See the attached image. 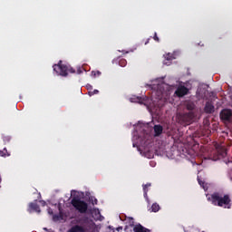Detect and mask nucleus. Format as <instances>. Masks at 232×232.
Returning a JSON list of instances; mask_svg holds the SVG:
<instances>
[{
    "mask_svg": "<svg viewBox=\"0 0 232 232\" xmlns=\"http://www.w3.org/2000/svg\"><path fill=\"white\" fill-rule=\"evenodd\" d=\"M210 200L214 206L231 209V196L229 194L222 195L220 192H214L210 196Z\"/></svg>",
    "mask_w": 232,
    "mask_h": 232,
    "instance_id": "nucleus-1",
    "label": "nucleus"
},
{
    "mask_svg": "<svg viewBox=\"0 0 232 232\" xmlns=\"http://www.w3.org/2000/svg\"><path fill=\"white\" fill-rule=\"evenodd\" d=\"M53 72L62 77H68V72L70 73H75V69L73 67H68L65 64H63V61H60L57 64L53 66Z\"/></svg>",
    "mask_w": 232,
    "mask_h": 232,
    "instance_id": "nucleus-2",
    "label": "nucleus"
},
{
    "mask_svg": "<svg viewBox=\"0 0 232 232\" xmlns=\"http://www.w3.org/2000/svg\"><path fill=\"white\" fill-rule=\"evenodd\" d=\"M71 204L78 213L84 214L88 211V203L79 198V197H73L71 200Z\"/></svg>",
    "mask_w": 232,
    "mask_h": 232,
    "instance_id": "nucleus-3",
    "label": "nucleus"
},
{
    "mask_svg": "<svg viewBox=\"0 0 232 232\" xmlns=\"http://www.w3.org/2000/svg\"><path fill=\"white\" fill-rule=\"evenodd\" d=\"M193 119H195V112L188 111L182 114H179V121L182 125H189L193 122Z\"/></svg>",
    "mask_w": 232,
    "mask_h": 232,
    "instance_id": "nucleus-4",
    "label": "nucleus"
},
{
    "mask_svg": "<svg viewBox=\"0 0 232 232\" xmlns=\"http://www.w3.org/2000/svg\"><path fill=\"white\" fill-rule=\"evenodd\" d=\"M189 93V89L184 85H179L175 91V95L177 97H184Z\"/></svg>",
    "mask_w": 232,
    "mask_h": 232,
    "instance_id": "nucleus-5",
    "label": "nucleus"
},
{
    "mask_svg": "<svg viewBox=\"0 0 232 232\" xmlns=\"http://www.w3.org/2000/svg\"><path fill=\"white\" fill-rule=\"evenodd\" d=\"M219 116L221 121H227V122H231L232 111L229 109H224L221 111Z\"/></svg>",
    "mask_w": 232,
    "mask_h": 232,
    "instance_id": "nucleus-6",
    "label": "nucleus"
},
{
    "mask_svg": "<svg viewBox=\"0 0 232 232\" xmlns=\"http://www.w3.org/2000/svg\"><path fill=\"white\" fill-rule=\"evenodd\" d=\"M130 102H138L139 104H144L148 102V97L147 96H133L130 98Z\"/></svg>",
    "mask_w": 232,
    "mask_h": 232,
    "instance_id": "nucleus-7",
    "label": "nucleus"
},
{
    "mask_svg": "<svg viewBox=\"0 0 232 232\" xmlns=\"http://www.w3.org/2000/svg\"><path fill=\"white\" fill-rule=\"evenodd\" d=\"M67 232H86V228L80 225H74Z\"/></svg>",
    "mask_w": 232,
    "mask_h": 232,
    "instance_id": "nucleus-8",
    "label": "nucleus"
},
{
    "mask_svg": "<svg viewBox=\"0 0 232 232\" xmlns=\"http://www.w3.org/2000/svg\"><path fill=\"white\" fill-rule=\"evenodd\" d=\"M164 57L165 61L163 62V64H166L167 66H169L171 64V61L175 59V57H173V54L169 53L165 54Z\"/></svg>",
    "mask_w": 232,
    "mask_h": 232,
    "instance_id": "nucleus-9",
    "label": "nucleus"
},
{
    "mask_svg": "<svg viewBox=\"0 0 232 232\" xmlns=\"http://www.w3.org/2000/svg\"><path fill=\"white\" fill-rule=\"evenodd\" d=\"M204 111L205 113H213L215 111V106L208 102L205 105Z\"/></svg>",
    "mask_w": 232,
    "mask_h": 232,
    "instance_id": "nucleus-10",
    "label": "nucleus"
},
{
    "mask_svg": "<svg viewBox=\"0 0 232 232\" xmlns=\"http://www.w3.org/2000/svg\"><path fill=\"white\" fill-rule=\"evenodd\" d=\"M163 130H164V128L162 127V125H155L154 126L155 137H159V136L162 135Z\"/></svg>",
    "mask_w": 232,
    "mask_h": 232,
    "instance_id": "nucleus-11",
    "label": "nucleus"
},
{
    "mask_svg": "<svg viewBox=\"0 0 232 232\" xmlns=\"http://www.w3.org/2000/svg\"><path fill=\"white\" fill-rule=\"evenodd\" d=\"M29 208L30 209L35 211L36 213H41V208L38 206L37 203H30Z\"/></svg>",
    "mask_w": 232,
    "mask_h": 232,
    "instance_id": "nucleus-12",
    "label": "nucleus"
},
{
    "mask_svg": "<svg viewBox=\"0 0 232 232\" xmlns=\"http://www.w3.org/2000/svg\"><path fill=\"white\" fill-rule=\"evenodd\" d=\"M148 188H151V183L143 185V197L148 200Z\"/></svg>",
    "mask_w": 232,
    "mask_h": 232,
    "instance_id": "nucleus-13",
    "label": "nucleus"
},
{
    "mask_svg": "<svg viewBox=\"0 0 232 232\" xmlns=\"http://www.w3.org/2000/svg\"><path fill=\"white\" fill-rule=\"evenodd\" d=\"M148 188H151V183L143 185V197L148 200Z\"/></svg>",
    "mask_w": 232,
    "mask_h": 232,
    "instance_id": "nucleus-14",
    "label": "nucleus"
},
{
    "mask_svg": "<svg viewBox=\"0 0 232 232\" xmlns=\"http://www.w3.org/2000/svg\"><path fill=\"white\" fill-rule=\"evenodd\" d=\"M151 213H157L159 211H160V206L157 203H153L151 206Z\"/></svg>",
    "mask_w": 232,
    "mask_h": 232,
    "instance_id": "nucleus-15",
    "label": "nucleus"
},
{
    "mask_svg": "<svg viewBox=\"0 0 232 232\" xmlns=\"http://www.w3.org/2000/svg\"><path fill=\"white\" fill-rule=\"evenodd\" d=\"M125 221L130 227H135V219H133V218H127Z\"/></svg>",
    "mask_w": 232,
    "mask_h": 232,
    "instance_id": "nucleus-16",
    "label": "nucleus"
},
{
    "mask_svg": "<svg viewBox=\"0 0 232 232\" xmlns=\"http://www.w3.org/2000/svg\"><path fill=\"white\" fill-rule=\"evenodd\" d=\"M198 182L199 186L201 188H203V189H205V190L208 189V184H206V182L203 181L202 179H200V178H198Z\"/></svg>",
    "mask_w": 232,
    "mask_h": 232,
    "instance_id": "nucleus-17",
    "label": "nucleus"
},
{
    "mask_svg": "<svg viewBox=\"0 0 232 232\" xmlns=\"http://www.w3.org/2000/svg\"><path fill=\"white\" fill-rule=\"evenodd\" d=\"M186 109L188 111H193V110H195V103L193 102H188L186 104Z\"/></svg>",
    "mask_w": 232,
    "mask_h": 232,
    "instance_id": "nucleus-18",
    "label": "nucleus"
},
{
    "mask_svg": "<svg viewBox=\"0 0 232 232\" xmlns=\"http://www.w3.org/2000/svg\"><path fill=\"white\" fill-rule=\"evenodd\" d=\"M126 64H128V62L126 61V59H121L119 61V66H121V68H124V66H126Z\"/></svg>",
    "mask_w": 232,
    "mask_h": 232,
    "instance_id": "nucleus-19",
    "label": "nucleus"
},
{
    "mask_svg": "<svg viewBox=\"0 0 232 232\" xmlns=\"http://www.w3.org/2000/svg\"><path fill=\"white\" fill-rule=\"evenodd\" d=\"M101 73L102 72L100 71H92L91 72V75H92V77H99L101 75Z\"/></svg>",
    "mask_w": 232,
    "mask_h": 232,
    "instance_id": "nucleus-20",
    "label": "nucleus"
},
{
    "mask_svg": "<svg viewBox=\"0 0 232 232\" xmlns=\"http://www.w3.org/2000/svg\"><path fill=\"white\" fill-rule=\"evenodd\" d=\"M220 155H221V157H227V149H225V148H222L221 150H220Z\"/></svg>",
    "mask_w": 232,
    "mask_h": 232,
    "instance_id": "nucleus-21",
    "label": "nucleus"
},
{
    "mask_svg": "<svg viewBox=\"0 0 232 232\" xmlns=\"http://www.w3.org/2000/svg\"><path fill=\"white\" fill-rule=\"evenodd\" d=\"M97 93H99V90H97V89H95L94 91H90L89 92L90 97H92L93 95H97Z\"/></svg>",
    "mask_w": 232,
    "mask_h": 232,
    "instance_id": "nucleus-22",
    "label": "nucleus"
},
{
    "mask_svg": "<svg viewBox=\"0 0 232 232\" xmlns=\"http://www.w3.org/2000/svg\"><path fill=\"white\" fill-rule=\"evenodd\" d=\"M6 153H8V150H6V149L0 150V157H6Z\"/></svg>",
    "mask_w": 232,
    "mask_h": 232,
    "instance_id": "nucleus-23",
    "label": "nucleus"
},
{
    "mask_svg": "<svg viewBox=\"0 0 232 232\" xmlns=\"http://www.w3.org/2000/svg\"><path fill=\"white\" fill-rule=\"evenodd\" d=\"M153 39H154V41H156V43H160V39L159 36L157 35V33H154Z\"/></svg>",
    "mask_w": 232,
    "mask_h": 232,
    "instance_id": "nucleus-24",
    "label": "nucleus"
},
{
    "mask_svg": "<svg viewBox=\"0 0 232 232\" xmlns=\"http://www.w3.org/2000/svg\"><path fill=\"white\" fill-rule=\"evenodd\" d=\"M58 217L60 218V220H63L64 218V214L63 213V211L60 210L59 214H58Z\"/></svg>",
    "mask_w": 232,
    "mask_h": 232,
    "instance_id": "nucleus-25",
    "label": "nucleus"
},
{
    "mask_svg": "<svg viewBox=\"0 0 232 232\" xmlns=\"http://www.w3.org/2000/svg\"><path fill=\"white\" fill-rule=\"evenodd\" d=\"M53 220L54 222H57L58 220H61L60 218H59V214L54 215V216L53 217Z\"/></svg>",
    "mask_w": 232,
    "mask_h": 232,
    "instance_id": "nucleus-26",
    "label": "nucleus"
},
{
    "mask_svg": "<svg viewBox=\"0 0 232 232\" xmlns=\"http://www.w3.org/2000/svg\"><path fill=\"white\" fill-rule=\"evenodd\" d=\"M3 139H4V142H10V137L5 136Z\"/></svg>",
    "mask_w": 232,
    "mask_h": 232,
    "instance_id": "nucleus-27",
    "label": "nucleus"
},
{
    "mask_svg": "<svg viewBox=\"0 0 232 232\" xmlns=\"http://www.w3.org/2000/svg\"><path fill=\"white\" fill-rule=\"evenodd\" d=\"M77 72H78V73H82V71L81 70V68H79V69L77 70Z\"/></svg>",
    "mask_w": 232,
    "mask_h": 232,
    "instance_id": "nucleus-28",
    "label": "nucleus"
},
{
    "mask_svg": "<svg viewBox=\"0 0 232 232\" xmlns=\"http://www.w3.org/2000/svg\"><path fill=\"white\" fill-rule=\"evenodd\" d=\"M150 43V38L147 39V41L145 42V44H148Z\"/></svg>",
    "mask_w": 232,
    "mask_h": 232,
    "instance_id": "nucleus-29",
    "label": "nucleus"
},
{
    "mask_svg": "<svg viewBox=\"0 0 232 232\" xmlns=\"http://www.w3.org/2000/svg\"><path fill=\"white\" fill-rule=\"evenodd\" d=\"M3 182V178L1 177V174H0V184Z\"/></svg>",
    "mask_w": 232,
    "mask_h": 232,
    "instance_id": "nucleus-30",
    "label": "nucleus"
},
{
    "mask_svg": "<svg viewBox=\"0 0 232 232\" xmlns=\"http://www.w3.org/2000/svg\"><path fill=\"white\" fill-rule=\"evenodd\" d=\"M117 230H118V231L122 230V227H118Z\"/></svg>",
    "mask_w": 232,
    "mask_h": 232,
    "instance_id": "nucleus-31",
    "label": "nucleus"
},
{
    "mask_svg": "<svg viewBox=\"0 0 232 232\" xmlns=\"http://www.w3.org/2000/svg\"><path fill=\"white\" fill-rule=\"evenodd\" d=\"M125 231H128V225L125 226V228H124Z\"/></svg>",
    "mask_w": 232,
    "mask_h": 232,
    "instance_id": "nucleus-32",
    "label": "nucleus"
},
{
    "mask_svg": "<svg viewBox=\"0 0 232 232\" xmlns=\"http://www.w3.org/2000/svg\"><path fill=\"white\" fill-rule=\"evenodd\" d=\"M87 88H92V85H87Z\"/></svg>",
    "mask_w": 232,
    "mask_h": 232,
    "instance_id": "nucleus-33",
    "label": "nucleus"
},
{
    "mask_svg": "<svg viewBox=\"0 0 232 232\" xmlns=\"http://www.w3.org/2000/svg\"><path fill=\"white\" fill-rule=\"evenodd\" d=\"M95 204H97V199L94 200Z\"/></svg>",
    "mask_w": 232,
    "mask_h": 232,
    "instance_id": "nucleus-34",
    "label": "nucleus"
},
{
    "mask_svg": "<svg viewBox=\"0 0 232 232\" xmlns=\"http://www.w3.org/2000/svg\"><path fill=\"white\" fill-rule=\"evenodd\" d=\"M111 231H112V232H115V230H114V229H111Z\"/></svg>",
    "mask_w": 232,
    "mask_h": 232,
    "instance_id": "nucleus-35",
    "label": "nucleus"
}]
</instances>
